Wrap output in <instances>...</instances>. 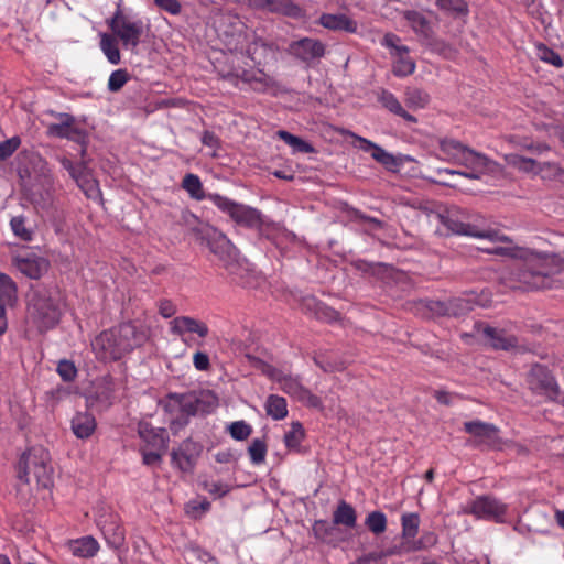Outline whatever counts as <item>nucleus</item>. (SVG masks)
<instances>
[{
    "mask_svg": "<svg viewBox=\"0 0 564 564\" xmlns=\"http://www.w3.org/2000/svg\"><path fill=\"white\" fill-rule=\"evenodd\" d=\"M202 142L210 148H216L218 145V139L217 137L209 131H205L202 137Z\"/></svg>",
    "mask_w": 564,
    "mask_h": 564,
    "instance_id": "obj_64",
    "label": "nucleus"
},
{
    "mask_svg": "<svg viewBox=\"0 0 564 564\" xmlns=\"http://www.w3.org/2000/svg\"><path fill=\"white\" fill-rule=\"evenodd\" d=\"M58 161L61 165L69 173L73 180L86 167V164H74L69 159L65 156L58 158Z\"/></svg>",
    "mask_w": 564,
    "mask_h": 564,
    "instance_id": "obj_57",
    "label": "nucleus"
},
{
    "mask_svg": "<svg viewBox=\"0 0 564 564\" xmlns=\"http://www.w3.org/2000/svg\"><path fill=\"white\" fill-rule=\"evenodd\" d=\"M18 301L15 282L6 273H0V336L6 333L8 323L6 306H13Z\"/></svg>",
    "mask_w": 564,
    "mask_h": 564,
    "instance_id": "obj_14",
    "label": "nucleus"
},
{
    "mask_svg": "<svg viewBox=\"0 0 564 564\" xmlns=\"http://www.w3.org/2000/svg\"><path fill=\"white\" fill-rule=\"evenodd\" d=\"M40 452H47L41 446L32 447L21 456L18 464V476L28 484H32V475L37 468Z\"/></svg>",
    "mask_w": 564,
    "mask_h": 564,
    "instance_id": "obj_24",
    "label": "nucleus"
},
{
    "mask_svg": "<svg viewBox=\"0 0 564 564\" xmlns=\"http://www.w3.org/2000/svg\"><path fill=\"white\" fill-rule=\"evenodd\" d=\"M65 547L77 557H93L99 550L98 542L91 536L69 541Z\"/></svg>",
    "mask_w": 564,
    "mask_h": 564,
    "instance_id": "obj_28",
    "label": "nucleus"
},
{
    "mask_svg": "<svg viewBox=\"0 0 564 564\" xmlns=\"http://www.w3.org/2000/svg\"><path fill=\"white\" fill-rule=\"evenodd\" d=\"M11 229L18 238L23 241H31L33 231L25 226V218L23 216L12 217L10 220Z\"/></svg>",
    "mask_w": 564,
    "mask_h": 564,
    "instance_id": "obj_46",
    "label": "nucleus"
},
{
    "mask_svg": "<svg viewBox=\"0 0 564 564\" xmlns=\"http://www.w3.org/2000/svg\"><path fill=\"white\" fill-rule=\"evenodd\" d=\"M57 372L64 381L69 382L75 379L77 369L74 362L69 360H61L57 365Z\"/></svg>",
    "mask_w": 564,
    "mask_h": 564,
    "instance_id": "obj_53",
    "label": "nucleus"
},
{
    "mask_svg": "<svg viewBox=\"0 0 564 564\" xmlns=\"http://www.w3.org/2000/svg\"><path fill=\"white\" fill-rule=\"evenodd\" d=\"M484 334L495 349L509 350L517 345V338L514 336L507 335L496 328L486 327Z\"/></svg>",
    "mask_w": 564,
    "mask_h": 564,
    "instance_id": "obj_34",
    "label": "nucleus"
},
{
    "mask_svg": "<svg viewBox=\"0 0 564 564\" xmlns=\"http://www.w3.org/2000/svg\"><path fill=\"white\" fill-rule=\"evenodd\" d=\"M321 24L329 30H341L355 32L357 23L345 14H323L319 19Z\"/></svg>",
    "mask_w": 564,
    "mask_h": 564,
    "instance_id": "obj_33",
    "label": "nucleus"
},
{
    "mask_svg": "<svg viewBox=\"0 0 564 564\" xmlns=\"http://www.w3.org/2000/svg\"><path fill=\"white\" fill-rule=\"evenodd\" d=\"M297 400L301 401L302 403L311 406V408L322 409V401H321V399L317 395L313 394L306 388L303 390V392L297 398Z\"/></svg>",
    "mask_w": 564,
    "mask_h": 564,
    "instance_id": "obj_58",
    "label": "nucleus"
},
{
    "mask_svg": "<svg viewBox=\"0 0 564 564\" xmlns=\"http://www.w3.org/2000/svg\"><path fill=\"white\" fill-rule=\"evenodd\" d=\"M14 264L22 274L34 280L43 276L50 268V261L46 258L34 253L15 257Z\"/></svg>",
    "mask_w": 564,
    "mask_h": 564,
    "instance_id": "obj_16",
    "label": "nucleus"
},
{
    "mask_svg": "<svg viewBox=\"0 0 564 564\" xmlns=\"http://www.w3.org/2000/svg\"><path fill=\"white\" fill-rule=\"evenodd\" d=\"M505 160L508 165L525 173L540 174L543 173V170L547 167L551 172H557V166L551 163H538L535 160L530 158H524L522 155L510 153L505 155Z\"/></svg>",
    "mask_w": 564,
    "mask_h": 564,
    "instance_id": "obj_22",
    "label": "nucleus"
},
{
    "mask_svg": "<svg viewBox=\"0 0 564 564\" xmlns=\"http://www.w3.org/2000/svg\"><path fill=\"white\" fill-rule=\"evenodd\" d=\"M20 139L13 137L3 142H0V161L6 160L19 148Z\"/></svg>",
    "mask_w": 564,
    "mask_h": 564,
    "instance_id": "obj_54",
    "label": "nucleus"
},
{
    "mask_svg": "<svg viewBox=\"0 0 564 564\" xmlns=\"http://www.w3.org/2000/svg\"><path fill=\"white\" fill-rule=\"evenodd\" d=\"M538 55L543 62L549 63L555 67H561L563 65V61L560 54L545 45L538 46Z\"/></svg>",
    "mask_w": 564,
    "mask_h": 564,
    "instance_id": "obj_50",
    "label": "nucleus"
},
{
    "mask_svg": "<svg viewBox=\"0 0 564 564\" xmlns=\"http://www.w3.org/2000/svg\"><path fill=\"white\" fill-rule=\"evenodd\" d=\"M263 372L272 381L276 382L283 392L296 400L305 389L297 378L286 375L272 366H265Z\"/></svg>",
    "mask_w": 564,
    "mask_h": 564,
    "instance_id": "obj_19",
    "label": "nucleus"
},
{
    "mask_svg": "<svg viewBox=\"0 0 564 564\" xmlns=\"http://www.w3.org/2000/svg\"><path fill=\"white\" fill-rule=\"evenodd\" d=\"M182 187L188 193V195L196 200L208 199V195H205L203 183L200 178L193 173H188L184 176Z\"/></svg>",
    "mask_w": 564,
    "mask_h": 564,
    "instance_id": "obj_40",
    "label": "nucleus"
},
{
    "mask_svg": "<svg viewBox=\"0 0 564 564\" xmlns=\"http://www.w3.org/2000/svg\"><path fill=\"white\" fill-rule=\"evenodd\" d=\"M107 543L112 547H119L124 542V530L121 527L120 519L116 513H102L96 519Z\"/></svg>",
    "mask_w": 564,
    "mask_h": 564,
    "instance_id": "obj_13",
    "label": "nucleus"
},
{
    "mask_svg": "<svg viewBox=\"0 0 564 564\" xmlns=\"http://www.w3.org/2000/svg\"><path fill=\"white\" fill-rule=\"evenodd\" d=\"M276 135H278V138L283 140L288 145H290L294 152H300V153H313L314 152V148L308 142L304 141L303 139H301L296 135L291 134L290 132H288L285 130H279L276 132Z\"/></svg>",
    "mask_w": 564,
    "mask_h": 564,
    "instance_id": "obj_41",
    "label": "nucleus"
},
{
    "mask_svg": "<svg viewBox=\"0 0 564 564\" xmlns=\"http://www.w3.org/2000/svg\"><path fill=\"white\" fill-rule=\"evenodd\" d=\"M543 275L540 273L522 272L519 276V281L523 283V288L527 290L539 289L543 286Z\"/></svg>",
    "mask_w": 564,
    "mask_h": 564,
    "instance_id": "obj_51",
    "label": "nucleus"
},
{
    "mask_svg": "<svg viewBox=\"0 0 564 564\" xmlns=\"http://www.w3.org/2000/svg\"><path fill=\"white\" fill-rule=\"evenodd\" d=\"M74 181L84 192L87 198L93 200L101 199V192L98 182L91 176L87 166L82 171Z\"/></svg>",
    "mask_w": 564,
    "mask_h": 564,
    "instance_id": "obj_31",
    "label": "nucleus"
},
{
    "mask_svg": "<svg viewBox=\"0 0 564 564\" xmlns=\"http://www.w3.org/2000/svg\"><path fill=\"white\" fill-rule=\"evenodd\" d=\"M468 147L454 139L440 141L441 159L449 163L458 164Z\"/></svg>",
    "mask_w": 564,
    "mask_h": 564,
    "instance_id": "obj_30",
    "label": "nucleus"
},
{
    "mask_svg": "<svg viewBox=\"0 0 564 564\" xmlns=\"http://www.w3.org/2000/svg\"><path fill=\"white\" fill-rule=\"evenodd\" d=\"M250 460L253 465H260L264 462L267 455V444L261 438L252 440L248 447Z\"/></svg>",
    "mask_w": 564,
    "mask_h": 564,
    "instance_id": "obj_45",
    "label": "nucleus"
},
{
    "mask_svg": "<svg viewBox=\"0 0 564 564\" xmlns=\"http://www.w3.org/2000/svg\"><path fill=\"white\" fill-rule=\"evenodd\" d=\"M303 438L304 430L302 424L299 422H293L291 424L290 431H288L284 435V444L290 449H297Z\"/></svg>",
    "mask_w": 564,
    "mask_h": 564,
    "instance_id": "obj_43",
    "label": "nucleus"
},
{
    "mask_svg": "<svg viewBox=\"0 0 564 564\" xmlns=\"http://www.w3.org/2000/svg\"><path fill=\"white\" fill-rule=\"evenodd\" d=\"M437 6L446 11L457 14H466L468 12L467 4L464 0H437Z\"/></svg>",
    "mask_w": 564,
    "mask_h": 564,
    "instance_id": "obj_52",
    "label": "nucleus"
},
{
    "mask_svg": "<svg viewBox=\"0 0 564 564\" xmlns=\"http://www.w3.org/2000/svg\"><path fill=\"white\" fill-rule=\"evenodd\" d=\"M365 524L373 534H381L387 529V517L381 511H372L367 516Z\"/></svg>",
    "mask_w": 564,
    "mask_h": 564,
    "instance_id": "obj_42",
    "label": "nucleus"
},
{
    "mask_svg": "<svg viewBox=\"0 0 564 564\" xmlns=\"http://www.w3.org/2000/svg\"><path fill=\"white\" fill-rule=\"evenodd\" d=\"M442 224L454 235L466 236L477 239H485L492 243V247L481 248L484 252L501 257L534 261L541 259L542 254L532 249L516 245L510 237L491 228H481L468 221L465 212L452 208L440 216Z\"/></svg>",
    "mask_w": 564,
    "mask_h": 564,
    "instance_id": "obj_1",
    "label": "nucleus"
},
{
    "mask_svg": "<svg viewBox=\"0 0 564 564\" xmlns=\"http://www.w3.org/2000/svg\"><path fill=\"white\" fill-rule=\"evenodd\" d=\"M193 365L199 371H206L210 367L209 357L203 351H196L193 356Z\"/></svg>",
    "mask_w": 564,
    "mask_h": 564,
    "instance_id": "obj_60",
    "label": "nucleus"
},
{
    "mask_svg": "<svg viewBox=\"0 0 564 564\" xmlns=\"http://www.w3.org/2000/svg\"><path fill=\"white\" fill-rule=\"evenodd\" d=\"M209 250L219 259L230 274H239L240 258L237 248L225 234L215 227L207 226L203 230Z\"/></svg>",
    "mask_w": 564,
    "mask_h": 564,
    "instance_id": "obj_5",
    "label": "nucleus"
},
{
    "mask_svg": "<svg viewBox=\"0 0 564 564\" xmlns=\"http://www.w3.org/2000/svg\"><path fill=\"white\" fill-rule=\"evenodd\" d=\"M347 134L359 143L357 147L361 151L370 152L372 159L376 160L378 163L382 164L388 169H393L398 165V161L393 156V154L389 153L380 145L376 144L375 142L366 138L359 137L354 132H347Z\"/></svg>",
    "mask_w": 564,
    "mask_h": 564,
    "instance_id": "obj_20",
    "label": "nucleus"
},
{
    "mask_svg": "<svg viewBox=\"0 0 564 564\" xmlns=\"http://www.w3.org/2000/svg\"><path fill=\"white\" fill-rule=\"evenodd\" d=\"M330 530L329 524L324 520L315 521L313 525V531L315 535L319 539H324L328 531Z\"/></svg>",
    "mask_w": 564,
    "mask_h": 564,
    "instance_id": "obj_63",
    "label": "nucleus"
},
{
    "mask_svg": "<svg viewBox=\"0 0 564 564\" xmlns=\"http://www.w3.org/2000/svg\"><path fill=\"white\" fill-rule=\"evenodd\" d=\"M202 453V446L192 440H185L172 452V463L184 473H191Z\"/></svg>",
    "mask_w": 564,
    "mask_h": 564,
    "instance_id": "obj_11",
    "label": "nucleus"
},
{
    "mask_svg": "<svg viewBox=\"0 0 564 564\" xmlns=\"http://www.w3.org/2000/svg\"><path fill=\"white\" fill-rule=\"evenodd\" d=\"M290 52L296 58L308 64L317 58H321L325 53V47L322 42L305 37L293 42L290 45Z\"/></svg>",
    "mask_w": 564,
    "mask_h": 564,
    "instance_id": "obj_18",
    "label": "nucleus"
},
{
    "mask_svg": "<svg viewBox=\"0 0 564 564\" xmlns=\"http://www.w3.org/2000/svg\"><path fill=\"white\" fill-rule=\"evenodd\" d=\"M404 19L420 39L425 42L433 35L432 26L424 13L410 10L403 13Z\"/></svg>",
    "mask_w": 564,
    "mask_h": 564,
    "instance_id": "obj_27",
    "label": "nucleus"
},
{
    "mask_svg": "<svg viewBox=\"0 0 564 564\" xmlns=\"http://www.w3.org/2000/svg\"><path fill=\"white\" fill-rule=\"evenodd\" d=\"M158 310L162 317L170 318L176 313V305L171 300H160L158 303Z\"/></svg>",
    "mask_w": 564,
    "mask_h": 564,
    "instance_id": "obj_59",
    "label": "nucleus"
},
{
    "mask_svg": "<svg viewBox=\"0 0 564 564\" xmlns=\"http://www.w3.org/2000/svg\"><path fill=\"white\" fill-rule=\"evenodd\" d=\"M402 536L414 538L419 532L420 518L416 513H404L401 518Z\"/></svg>",
    "mask_w": 564,
    "mask_h": 564,
    "instance_id": "obj_44",
    "label": "nucleus"
},
{
    "mask_svg": "<svg viewBox=\"0 0 564 564\" xmlns=\"http://www.w3.org/2000/svg\"><path fill=\"white\" fill-rule=\"evenodd\" d=\"M404 102L409 109H424L430 102V95L416 87H408L404 90Z\"/></svg>",
    "mask_w": 564,
    "mask_h": 564,
    "instance_id": "obj_36",
    "label": "nucleus"
},
{
    "mask_svg": "<svg viewBox=\"0 0 564 564\" xmlns=\"http://www.w3.org/2000/svg\"><path fill=\"white\" fill-rule=\"evenodd\" d=\"M161 449H152V451H144L142 452L143 456V463L145 465H154L158 464L161 460L162 454L160 453Z\"/></svg>",
    "mask_w": 564,
    "mask_h": 564,
    "instance_id": "obj_62",
    "label": "nucleus"
},
{
    "mask_svg": "<svg viewBox=\"0 0 564 564\" xmlns=\"http://www.w3.org/2000/svg\"><path fill=\"white\" fill-rule=\"evenodd\" d=\"M170 402L181 408L182 413L186 415H195L204 412L202 408L203 400L194 394H173L170 395Z\"/></svg>",
    "mask_w": 564,
    "mask_h": 564,
    "instance_id": "obj_32",
    "label": "nucleus"
},
{
    "mask_svg": "<svg viewBox=\"0 0 564 564\" xmlns=\"http://www.w3.org/2000/svg\"><path fill=\"white\" fill-rule=\"evenodd\" d=\"M529 384L532 390L549 399L558 397V388L550 371L540 365L534 366L529 373Z\"/></svg>",
    "mask_w": 564,
    "mask_h": 564,
    "instance_id": "obj_12",
    "label": "nucleus"
},
{
    "mask_svg": "<svg viewBox=\"0 0 564 564\" xmlns=\"http://www.w3.org/2000/svg\"><path fill=\"white\" fill-rule=\"evenodd\" d=\"M487 301L488 299L484 295L467 292L460 296L451 299L446 303L438 301L431 302L430 310L438 314L459 316L473 311L476 306H485Z\"/></svg>",
    "mask_w": 564,
    "mask_h": 564,
    "instance_id": "obj_8",
    "label": "nucleus"
},
{
    "mask_svg": "<svg viewBox=\"0 0 564 564\" xmlns=\"http://www.w3.org/2000/svg\"><path fill=\"white\" fill-rule=\"evenodd\" d=\"M155 6L161 10L166 11L172 15H177L181 13L182 6L178 0H153Z\"/></svg>",
    "mask_w": 564,
    "mask_h": 564,
    "instance_id": "obj_56",
    "label": "nucleus"
},
{
    "mask_svg": "<svg viewBox=\"0 0 564 564\" xmlns=\"http://www.w3.org/2000/svg\"><path fill=\"white\" fill-rule=\"evenodd\" d=\"M39 466L32 475V482L39 488H48L53 484V469L51 466V456L48 452H40Z\"/></svg>",
    "mask_w": 564,
    "mask_h": 564,
    "instance_id": "obj_26",
    "label": "nucleus"
},
{
    "mask_svg": "<svg viewBox=\"0 0 564 564\" xmlns=\"http://www.w3.org/2000/svg\"><path fill=\"white\" fill-rule=\"evenodd\" d=\"M460 158L458 164L466 169L463 171L464 173H462V176L466 178L479 180L482 174L492 170L494 162L485 154L476 152L469 147Z\"/></svg>",
    "mask_w": 564,
    "mask_h": 564,
    "instance_id": "obj_10",
    "label": "nucleus"
},
{
    "mask_svg": "<svg viewBox=\"0 0 564 564\" xmlns=\"http://www.w3.org/2000/svg\"><path fill=\"white\" fill-rule=\"evenodd\" d=\"M205 490L216 498H220L229 492L230 488L221 481L205 482Z\"/></svg>",
    "mask_w": 564,
    "mask_h": 564,
    "instance_id": "obj_55",
    "label": "nucleus"
},
{
    "mask_svg": "<svg viewBox=\"0 0 564 564\" xmlns=\"http://www.w3.org/2000/svg\"><path fill=\"white\" fill-rule=\"evenodd\" d=\"M29 317L43 332L54 327L61 317V306L57 296L46 289L34 290L29 299Z\"/></svg>",
    "mask_w": 564,
    "mask_h": 564,
    "instance_id": "obj_3",
    "label": "nucleus"
},
{
    "mask_svg": "<svg viewBox=\"0 0 564 564\" xmlns=\"http://www.w3.org/2000/svg\"><path fill=\"white\" fill-rule=\"evenodd\" d=\"M507 510L508 506L506 503L496 498L484 496L471 502L468 512L479 519L503 522Z\"/></svg>",
    "mask_w": 564,
    "mask_h": 564,
    "instance_id": "obj_9",
    "label": "nucleus"
},
{
    "mask_svg": "<svg viewBox=\"0 0 564 564\" xmlns=\"http://www.w3.org/2000/svg\"><path fill=\"white\" fill-rule=\"evenodd\" d=\"M357 514L355 509L341 500L338 502L336 510L333 513V522L335 524H341L347 528H354L356 525Z\"/></svg>",
    "mask_w": 564,
    "mask_h": 564,
    "instance_id": "obj_35",
    "label": "nucleus"
},
{
    "mask_svg": "<svg viewBox=\"0 0 564 564\" xmlns=\"http://www.w3.org/2000/svg\"><path fill=\"white\" fill-rule=\"evenodd\" d=\"M96 419L89 412H77L70 421V429L79 440L89 438L96 431Z\"/></svg>",
    "mask_w": 564,
    "mask_h": 564,
    "instance_id": "obj_25",
    "label": "nucleus"
},
{
    "mask_svg": "<svg viewBox=\"0 0 564 564\" xmlns=\"http://www.w3.org/2000/svg\"><path fill=\"white\" fill-rule=\"evenodd\" d=\"M109 28L127 48H137L143 34L144 24L140 19H131L117 10L109 21Z\"/></svg>",
    "mask_w": 564,
    "mask_h": 564,
    "instance_id": "obj_6",
    "label": "nucleus"
},
{
    "mask_svg": "<svg viewBox=\"0 0 564 564\" xmlns=\"http://www.w3.org/2000/svg\"><path fill=\"white\" fill-rule=\"evenodd\" d=\"M208 199L240 226L261 230L268 224L267 218L257 208L237 203L216 193L208 194Z\"/></svg>",
    "mask_w": 564,
    "mask_h": 564,
    "instance_id": "obj_4",
    "label": "nucleus"
},
{
    "mask_svg": "<svg viewBox=\"0 0 564 564\" xmlns=\"http://www.w3.org/2000/svg\"><path fill=\"white\" fill-rule=\"evenodd\" d=\"M210 509V502L207 499H194L186 503L185 512L194 519L200 518Z\"/></svg>",
    "mask_w": 564,
    "mask_h": 564,
    "instance_id": "obj_47",
    "label": "nucleus"
},
{
    "mask_svg": "<svg viewBox=\"0 0 564 564\" xmlns=\"http://www.w3.org/2000/svg\"><path fill=\"white\" fill-rule=\"evenodd\" d=\"M170 332L173 335L183 336L187 333L196 334L200 338H205L209 334L207 324L192 316H177L170 322Z\"/></svg>",
    "mask_w": 564,
    "mask_h": 564,
    "instance_id": "obj_17",
    "label": "nucleus"
},
{
    "mask_svg": "<svg viewBox=\"0 0 564 564\" xmlns=\"http://www.w3.org/2000/svg\"><path fill=\"white\" fill-rule=\"evenodd\" d=\"M100 48L110 64L118 65L120 63L121 57L118 43L112 35L107 33L100 34Z\"/></svg>",
    "mask_w": 564,
    "mask_h": 564,
    "instance_id": "obj_39",
    "label": "nucleus"
},
{
    "mask_svg": "<svg viewBox=\"0 0 564 564\" xmlns=\"http://www.w3.org/2000/svg\"><path fill=\"white\" fill-rule=\"evenodd\" d=\"M129 80V74L126 69L113 70L108 79V89L112 93L119 91Z\"/></svg>",
    "mask_w": 564,
    "mask_h": 564,
    "instance_id": "obj_49",
    "label": "nucleus"
},
{
    "mask_svg": "<svg viewBox=\"0 0 564 564\" xmlns=\"http://www.w3.org/2000/svg\"><path fill=\"white\" fill-rule=\"evenodd\" d=\"M382 45L390 50V55L393 58L392 72L395 76L406 77L415 72L416 65L409 55L410 50L401 44L399 36L387 33L383 36Z\"/></svg>",
    "mask_w": 564,
    "mask_h": 564,
    "instance_id": "obj_7",
    "label": "nucleus"
},
{
    "mask_svg": "<svg viewBox=\"0 0 564 564\" xmlns=\"http://www.w3.org/2000/svg\"><path fill=\"white\" fill-rule=\"evenodd\" d=\"M426 45H429L433 51L440 53V54H446L447 52H452V47L446 45L443 41L433 39V35L430 40L424 42Z\"/></svg>",
    "mask_w": 564,
    "mask_h": 564,
    "instance_id": "obj_61",
    "label": "nucleus"
},
{
    "mask_svg": "<svg viewBox=\"0 0 564 564\" xmlns=\"http://www.w3.org/2000/svg\"><path fill=\"white\" fill-rule=\"evenodd\" d=\"M265 412L273 420H283L288 415V405L283 397L270 394L264 404Z\"/></svg>",
    "mask_w": 564,
    "mask_h": 564,
    "instance_id": "obj_37",
    "label": "nucleus"
},
{
    "mask_svg": "<svg viewBox=\"0 0 564 564\" xmlns=\"http://www.w3.org/2000/svg\"><path fill=\"white\" fill-rule=\"evenodd\" d=\"M230 436L236 441L248 438L252 432L251 426L245 421H236L228 427Z\"/></svg>",
    "mask_w": 564,
    "mask_h": 564,
    "instance_id": "obj_48",
    "label": "nucleus"
},
{
    "mask_svg": "<svg viewBox=\"0 0 564 564\" xmlns=\"http://www.w3.org/2000/svg\"><path fill=\"white\" fill-rule=\"evenodd\" d=\"M254 9L265 10L273 13H281L288 17L297 18L301 15V8L292 0H247Z\"/></svg>",
    "mask_w": 564,
    "mask_h": 564,
    "instance_id": "obj_21",
    "label": "nucleus"
},
{
    "mask_svg": "<svg viewBox=\"0 0 564 564\" xmlns=\"http://www.w3.org/2000/svg\"><path fill=\"white\" fill-rule=\"evenodd\" d=\"M464 429L467 433L473 435L479 444L490 447H497L500 444L498 429L494 424L476 420L466 422Z\"/></svg>",
    "mask_w": 564,
    "mask_h": 564,
    "instance_id": "obj_15",
    "label": "nucleus"
},
{
    "mask_svg": "<svg viewBox=\"0 0 564 564\" xmlns=\"http://www.w3.org/2000/svg\"><path fill=\"white\" fill-rule=\"evenodd\" d=\"M378 100L382 105V107H384L391 113L403 118L406 122H417V119L403 108L399 99L392 93L384 89L381 90V93L378 96Z\"/></svg>",
    "mask_w": 564,
    "mask_h": 564,
    "instance_id": "obj_29",
    "label": "nucleus"
},
{
    "mask_svg": "<svg viewBox=\"0 0 564 564\" xmlns=\"http://www.w3.org/2000/svg\"><path fill=\"white\" fill-rule=\"evenodd\" d=\"M132 335L133 327L131 325H121L118 328L105 330L94 339L93 349L102 360H117L133 348Z\"/></svg>",
    "mask_w": 564,
    "mask_h": 564,
    "instance_id": "obj_2",
    "label": "nucleus"
},
{
    "mask_svg": "<svg viewBox=\"0 0 564 564\" xmlns=\"http://www.w3.org/2000/svg\"><path fill=\"white\" fill-rule=\"evenodd\" d=\"M64 119L59 123H52L47 128V133L52 137L58 138H74V134L77 133V129L74 127V118L69 115H62Z\"/></svg>",
    "mask_w": 564,
    "mask_h": 564,
    "instance_id": "obj_38",
    "label": "nucleus"
},
{
    "mask_svg": "<svg viewBox=\"0 0 564 564\" xmlns=\"http://www.w3.org/2000/svg\"><path fill=\"white\" fill-rule=\"evenodd\" d=\"M140 437L154 449H165L167 446V432L164 427H154L149 422H140L138 429Z\"/></svg>",
    "mask_w": 564,
    "mask_h": 564,
    "instance_id": "obj_23",
    "label": "nucleus"
}]
</instances>
